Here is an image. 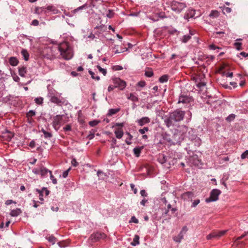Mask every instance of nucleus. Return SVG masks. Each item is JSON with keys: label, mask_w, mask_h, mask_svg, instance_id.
<instances>
[{"label": "nucleus", "mask_w": 248, "mask_h": 248, "mask_svg": "<svg viewBox=\"0 0 248 248\" xmlns=\"http://www.w3.org/2000/svg\"><path fill=\"white\" fill-rule=\"evenodd\" d=\"M114 88H116L115 87H114V86H113L112 85H109L108 87V91L110 92L111 91H112L113 90H114Z\"/></svg>", "instance_id": "338daca9"}, {"label": "nucleus", "mask_w": 248, "mask_h": 248, "mask_svg": "<svg viewBox=\"0 0 248 248\" xmlns=\"http://www.w3.org/2000/svg\"><path fill=\"white\" fill-rule=\"evenodd\" d=\"M36 192H37V194H38L39 199L40 200V202H39V203L40 204L43 203L44 199L43 198V193L45 192L46 196H47L49 193V191L46 188H43L42 189V190H39L37 189L36 190Z\"/></svg>", "instance_id": "6e6552de"}, {"label": "nucleus", "mask_w": 248, "mask_h": 248, "mask_svg": "<svg viewBox=\"0 0 248 248\" xmlns=\"http://www.w3.org/2000/svg\"><path fill=\"white\" fill-rule=\"evenodd\" d=\"M62 57L65 60H69L73 56V53L67 42L61 43L58 46Z\"/></svg>", "instance_id": "f257e3e1"}, {"label": "nucleus", "mask_w": 248, "mask_h": 248, "mask_svg": "<svg viewBox=\"0 0 248 248\" xmlns=\"http://www.w3.org/2000/svg\"><path fill=\"white\" fill-rule=\"evenodd\" d=\"M234 46L236 47V48L238 50H240L242 49L241 48V46H242V44L241 43H240V42H236L234 43Z\"/></svg>", "instance_id": "a19ab883"}, {"label": "nucleus", "mask_w": 248, "mask_h": 248, "mask_svg": "<svg viewBox=\"0 0 248 248\" xmlns=\"http://www.w3.org/2000/svg\"><path fill=\"white\" fill-rule=\"evenodd\" d=\"M21 54L23 55L24 60L26 61H28L29 59V54L27 50L26 49H22L21 51Z\"/></svg>", "instance_id": "393cba45"}, {"label": "nucleus", "mask_w": 248, "mask_h": 248, "mask_svg": "<svg viewBox=\"0 0 248 248\" xmlns=\"http://www.w3.org/2000/svg\"><path fill=\"white\" fill-rule=\"evenodd\" d=\"M89 74H90V75L91 76L92 78L95 79V80H99V79H100V78L99 76H95V73L94 72H93V71H92L91 70H89Z\"/></svg>", "instance_id": "2f4dec72"}, {"label": "nucleus", "mask_w": 248, "mask_h": 248, "mask_svg": "<svg viewBox=\"0 0 248 248\" xmlns=\"http://www.w3.org/2000/svg\"><path fill=\"white\" fill-rule=\"evenodd\" d=\"M63 129L65 131H70L71 130V126L70 125L68 124V125H66L65 127H64Z\"/></svg>", "instance_id": "5fc2aeb1"}, {"label": "nucleus", "mask_w": 248, "mask_h": 248, "mask_svg": "<svg viewBox=\"0 0 248 248\" xmlns=\"http://www.w3.org/2000/svg\"><path fill=\"white\" fill-rule=\"evenodd\" d=\"M143 149V146L136 147L133 149V152L136 157H139L141 150Z\"/></svg>", "instance_id": "6ab92c4d"}, {"label": "nucleus", "mask_w": 248, "mask_h": 248, "mask_svg": "<svg viewBox=\"0 0 248 248\" xmlns=\"http://www.w3.org/2000/svg\"><path fill=\"white\" fill-rule=\"evenodd\" d=\"M220 8L222 9V12L224 14H228L231 12L232 9L231 8L225 6L220 7Z\"/></svg>", "instance_id": "cd10ccee"}, {"label": "nucleus", "mask_w": 248, "mask_h": 248, "mask_svg": "<svg viewBox=\"0 0 248 248\" xmlns=\"http://www.w3.org/2000/svg\"><path fill=\"white\" fill-rule=\"evenodd\" d=\"M26 73V67L22 66L18 68V73L21 77H24Z\"/></svg>", "instance_id": "aec40b11"}, {"label": "nucleus", "mask_w": 248, "mask_h": 248, "mask_svg": "<svg viewBox=\"0 0 248 248\" xmlns=\"http://www.w3.org/2000/svg\"><path fill=\"white\" fill-rule=\"evenodd\" d=\"M29 146L32 148H34L35 146V141L33 140H32L31 141V142L30 143Z\"/></svg>", "instance_id": "bf43d9fd"}, {"label": "nucleus", "mask_w": 248, "mask_h": 248, "mask_svg": "<svg viewBox=\"0 0 248 248\" xmlns=\"http://www.w3.org/2000/svg\"><path fill=\"white\" fill-rule=\"evenodd\" d=\"M47 239L52 245H54L56 242V241H57L56 238L54 236H53L52 235L49 236L47 238Z\"/></svg>", "instance_id": "c85d7f7f"}, {"label": "nucleus", "mask_w": 248, "mask_h": 248, "mask_svg": "<svg viewBox=\"0 0 248 248\" xmlns=\"http://www.w3.org/2000/svg\"><path fill=\"white\" fill-rule=\"evenodd\" d=\"M235 115L232 114L226 118V120L228 121H231L233 120L235 118Z\"/></svg>", "instance_id": "37998d69"}, {"label": "nucleus", "mask_w": 248, "mask_h": 248, "mask_svg": "<svg viewBox=\"0 0 248 248\" xmlns=\"http://www.w3.org/2000/svg\"><path fill=\"white\" fill-rule=\"evenodd\" d=\"M189 33L188 35H185L181 38V40L182 43H186L188 40H189L191 38V35L194 34L191 31H189Z\"/></svg>", "instance_id": "4468645a"}, {"label": "nucleus", "mask_w": 248, "mask_h": 248, "mask_svg": "<svg viewBox=\"0 0 248 248\" xmlns=\"http://www.w3.org/2000/svg\"><path fill=\"white\" fill-rule=\"evenodd\" d=\"M166 17V16H165V13L160 12L155 14L154 16L149 17V18L153 21H157L159 20V18H164Z\"/></svg>", "instance_id": "1a4fd4ad"}, {"label": "nucleus", "mask_w": 248, "mask_h": 248, "mask_svg": "<svg viewBox=\"0 0 248 248\" xmlns=\"http://www.w3.org/2000/svg\"><path fill=\"white\" fill-rule=\"evenodd\" d=\"M149 130V128L148 127H144L142 129H139V132L141 134H144L146 132H147Z\"/></svg>", "instance_id": "58836bf2"}, {"label": "nucleus", "mask_w": 248, "mask_h": 248, "mask_svg": "<svg viewBox=\"0 0 248 248\" xmlns=\"http://www.w3.org/2000/svg\"><path fill=\"white\" fill-rule=\"evenodd\" d=\"M219 13L217 10H213L209 14V16L211 17L215 18L219 16Z\"/></svg>", "instance_id": "bb28decb"}, {"label": "nucleus", "mask_w": 248, "mask_h": 248, "mask_svg": "<svg viewBox=\"0 0 248 248\" xmlns=\"http://www.w3.org/2000/svg\"><path fill=\"white\" fill-rule=\"evenodd\" d=\"M139 239H140L139 236L138 235H135L134 236V238L133 239V242H132L131 243V245L133 246H136L139 245L140 243Z\"/></svg>", "instance_id": "b1692460"}, {"label": "nucleus", "mask_w": 248, "mask_h": 248, "mask_svg": "<svg viewBox=\"0 0 248 248\" xmlns=\"http://www.w3.org/2000/svg\"><path fill=\"white\" fill-rule=\"evenodd\" d=\"M97 68L98 70V71L102 73L104 76H105L107 74V71H106V69H104V68H102L99 65H97Z\"/></svg>", "instance_id": "72a5a7b5"}, {"label": "nucleus", "mask_w": 248, "mask_h": 248, "mask_svg": "<svg viewBox=\"0 0 248 248\" xmlns=\"http://www.w3.org/2000/svg\"><path fill=\"white\" fill-rule=\"evenodd\" d=\"M66 117L64 115H57L53 118V126L56 130H58L61 125L64 124L66 122L64 119Z\"/></svg>", "instance_id": "f03ea898"}, {"label": "nucleus", "mask_w": 248, "mask_h": 248, "mask_svg": "<svg viewBox=\"0 0 248 248\" xmlns=\"http://www.w3.org/2000/svg\"><path fill=\"white\" fill-rule=\"evenodd\" d=\"M120 110V108H111L108 110V113L107 114V116H111L117 112H118Z\"/></svg>", "instance_id": "4be33fe9"}, {"label": "nucleus", "mask_w": 248, "mask_h": 248, "mask_svg": "<svg viewBox=\"0 0 248 248\" xmlns=\"http://www.w3.org/2000/svg\"><path fill=\"white\" fill-rule=\"evenodd\" d=\"M35 115V112L33 110H30L29 113H28V115L29 116H33Z\"/></svg>", "instance_id": "4d7b16f0"}, {"label": "nucleus", "mask_w": 248, "mask_h": 248, "mask_svg": "<svg viewBox=\"0 0 248 248\" xmlns=\"http://www.w3.org/2000/svg\"><path fill=\"white\" fill-rule=\"evenodd\" d=\"M170 6L172 11L176 13H180L186 7V5L184 3L174 1L172 2Z\"/></svg>", "instance_id": "39448f33"}, {"label": "nucleus", "mask_w": 248, "mask_h": 248, "mask_svg": "<svg viewBox=\"0 0 248 248\" xmlns=\"http://www.w3.org/2000/svg\"><path fill=\"white\" fill-rule=\"evenodd\" d=\"M199 203H200V200H195L192 203V207H196Z\"/></svg>", "instance_id": "de8ad7c7"}, {"label": "nucleus", "mask_w": 248, "mask_h": 248, "mask_svg": "<svg viewBox=\"0 0 248 248\" xmlns=\"http://www.w3.org/2000/svg\"><path fill=\"white\" fill-rule=\"evenodd\" d=\"M18 60L16 57H11L9 58V63L10 65L16 66L18 64Z\"/></svg>", "instance_id": "a211bd4d"}, {"label": "nucleus", "mask_w": 248, "mask_h": 248, "mask_svg": "<svg viewBox=\"0 0 248 248\" xmlns=\"http://www.w3.org/2000/svg\"><path fill=\"white\" fill-rule=\"evenodd\" d=\"M145 75L148 77H151L153 75V73L152 71L146 72Z\"/></svg>", "instance_id": "6e6d98bb"}, {"label": "nucleus", "mask_w": 248, "mask_h": 248, "mask_svg": "<svg viewBox=\"0 0 248 248\" xmlns=\"http://www.w3.org/2000/svg\"><path fill=\"white\" fill-rule=\"evenodd\" d=\"M70 168L68 169V170H66L64 171L63 172V174H62V176L63 178H66L67 175H68V172L70 170Z\"/></svg>", "instance_id": "864d4df0"}, {"label": "nucleus", "mask_w": 248, "mask_h": 248, "mask_svg": "<svg viewBox=\"0 0 248 248\" xmlns=\"http://www.w3.org/2000/svg\"><path fill=\"white\" fill-rule=\"evenodd\" d=\"M248 234V232H245V234H244L242 235L241 236H240V237H238V238H237V240H240V239H241L243 238H244L245 236H246Z\"/></svg>", "instance_id": "69168bd1"}, {"label": "nucleus", "mask_w": 248, "mask_h": 248, "mask_svg": "<svg viewBox=\"0 0 248 248\" xmlns=\"http://www.w3.org/2000/svg\"><path fill=\"white\" fill-rule=\"evenodd\" d=\"M137 85L140 87H144L145 86V82L144 81H139L137 83Z\"/></svg>", "instance_id": "a18cd8bd"}, {"label": "nucleus", "mask_w": 248, "mask_h": 248, "mask_svg": "<svg viewBox=\"0 0 248 248\" xmlns=\"http://www.w3.org/2000/svg\"><path fill=\"white\" fill-rule=\"evenodd\" d=\"M150 122V120L148 117H144L137 120V123L140 126H142L145 124H148Z\"/></svg>", "instance_id": "9b49d317"}, {"label": "nucleus", "mask_w": 248, "mask_h": 248, "mask_svg": "<svg viewBox=\"0 0 248 248\" xmlns=\"http://www.w3.org/2000/svg\"><path fill=\"white\" fill-rule=\"evenodd\" d=\"M168 77L167 75H163L162 76H161L160 78H159V81L161 82V83H164V82H166L168 81Z\"/></svg>", "instance_id": "473e14b6"}, {"label": "nucleus", "mask_w": 248, "mask_h": 248, "mask_svg": "<svg viewBox=\"0 0 248 248\" xmlns=\"http://www.w3.org/2000/svg\"><path fill=\"white\" fill-rule=\"evenodd\" d=\"M12 76L13 80L16 82H18L20 86H22L23 85L19 83L20 78L16 74H12Z\"/></svg>", "instance_id": "7c9ffc66"}, {"label": "nucleus", "mask_w": 248, "mask_h": 248, "mask_svg": "<svg viewBox=\"0 0 248 248\" xmlns=\"http://www.w3.org/2000/svg\"><path fill=\"white\" fill-rule=\"evenodd\" d=\"M71 164L74 167H76L78 165V163L77 162V161H76V160L75 159H73L72 160Z\"/></svg>", "instance_id": "603ef678"}, {"label": "nucleus", "mask_w": 248, "mask_h": 248, "mask_svg": "<svg viewBox=\"0 0 248 248\" xmlns=\"http://www.w3.org/2000/svg\"><path fill=\"white\" fill-rule=\"evenodd\" d=\"M130 222H132L135 223H138L139 221L138 219H137L134 216H133L131 218Z\"/></svg>", "instance_id": "09e8293b"}, {"label": "nucleus", "mask_w": 248, "mask_h": 248, "mask_svg": "<svg viewBox=\"0 0 248 248\" xmlns=\"http://www.w3.org/2000/svg\"><path fill=\"white\" fill-rule=\"evenodd\" d=\"M141 195L143 197L147 196V193L145 190H141L140 192Z\"/></svg>", "instance_id": "052dcab7"}, {"label": "nucleus", "mask_w": 248, "mask_h": 248, "mask_svg": "<svg viewBox=\"0 0 248 248\" xmlns=\"http://www.w3.org/2000/svg\"><path fill=\"white\" fill-rule=\"evenodd\" d=\"M124 123H116L115 124L112 126V127H114L115 126H121L123 127L124 126Z\"/></svg>", "instance_id": "774afa93"}, {"label": "nucleus", "mask_w": 248, "mask_h": 248, "mask_svg": "<svg viewBox=\"0 0 248 248\" xmlns=\"http://www.w3.org/2000/svg\"><path fill=\"white\" fill-rule=\"evenodd\" d=\"M45 138H50L52 137V135L50 133H49V132H47L45 130H43L42 131Z\"/></svg>", "instance_id": "79ce46f5"}, {"label": "nucleus", "mask_w": 248, "mask_h": 248, "mask_svg": "<svg viewBox=\"0 0 248 248\" xmlns=\"http://www.w3.org/2000/svg\"><path fill=\"white\" fill-rule=\"evenodd\" d=\"M32 172L35 174H40V169H34L32 170Z\"/></svg>", "instance_id": "e2e57ef3"}, {"label": "nucleus", "mask_w": 248, "mask_h": 248, "mask_svg": "<svg viewBox=\"0 0 248 248\" xmlns=\"http://www.w3.org/2000/svg\"><path fill=\"white\" fill-rule=\"evenodd\" d=\"M158 161L162 164H165L167 161V157L163 154H161L159 155Z\"/></svg>", "instance_id": "5701e85b"}, {"label": "nucleus", "mask_w": 248, "mask_h": 248, "mask_svg": "<svg viewBox=\"0 0 248 248\" xmlns=\"http://www.w3.org/2000/svg\"><path fill=\"white\" fill-rule=\"evenodd\" d=\"M31 25L34 26H37L39 25V21L37 19H34L32 21Z\"/></svg>", "instance_id": "49530a36"}, {"label": "nucleus", "mask_w": 248, "mask_h": 248, "mask_svg": "<svg viewBox=\"0 0 248 248\" xmlns=\"http://www.w3.org/2000/svg\"><path fill=\"white\" fill-rule=\"evenodd\" d=\"M127 99L134 102H136L139 101L138 95L135 93H130L127 96Z\"/></svg>", "instance_id": "dca6fc26"}, {"label": "nucleus", "mask_w": 248, "mask_h": 248, "mask_svg": "<svg viewBox=\"0 0 248 248\" xmlns=\"http://www.w3.org/2000/svg\"><path fill=\"white\" fill-rule=\"evenodd\" d=\"M226 232L227 230L213 232L207 236V239L210 240L213 238H219L223 236Z\"/></svg>", "instance_id": "0eeeda50"}, {"label": "nucleus", "mask_w": 248, "mask_h": 248, "mask_svg": "<svg viewBox=\"0 0 248 248\" xmlns=\"http://www.w3.org/2000/svg\"><path fill=\"white\" fill-rule=\"evenodd\" d=\"M193 196V194L191 192H187L183 193L181 195L182 198H183L185 200H187L189 199H192Z\"/></svg>", "instance_id": "2eb2a0df"}, {"label": "nucleus", "mask_w": 248, "mask_h": 248, "mask_svg": "<svg viewBox=\"0 0 248 248\" xmlns=\"http://www.w3.org/2000/svg\"><path fill=\"white\" fill-rule=\"evenodd\" d=\"M34 101L36 104L40 105L43 103V99L42 97L36 98Z\"/></svg>", "instance_id": "ea45409f"}, {"label": "nucleus", "mask_w": 248, "mask_h": 248, "mask_svg": "<svg viewBox=\"0 0 248 248\" xmlns=\"http://www.w3.org/2000/svg\"><path fill=\"white\" fill-rule=\"evenodd\" d=\"M221 194V191L218 189H213L211 193L210 197L205 199L207 203L216 202L218 199V196Z\"/></svg>", "instance_id": "20e7f679"}, {"label": "nucleus", "mask_w": 248, "mask_h": 248, "mask_svg": "<svg viewBox=\"0 0 248 248\" xmlns=\"http://www.w3.org/2000/svg\"><path fill=\"white\" fill-rule=\"evenodd\" d=\"M49 171L47 169L45 168H41L40 169V174L42 176H45L46 175L48 172H49Z\"/></svg>", "instance_id": "a878e982"}, {"label": "nucleus", "mask_w": 248, "mask_h": 248, "mask_svg": "<svg viewBox=\"0 0 248 248\" xmlns=\"http://www.w3.org/2000/svg\"><path fill=\"white\" fill-rule=\"evenodd\" d=\"M112 82L114 84V87L118 88L120 90H124L126 86V82L120 78H113Z\"/></svg>", "instance_id": "423d86ee"}, {"label": "nucleus", "mask_w": 248, "mask_h": 248, "mask_svg": "<svg viewBox=\"0 0 248 248\" xmlns=\"http://www.w3.org/2000/svg\"><path fill=\"white\" fill-rule=\"evenodd\" d=\"M86 5H87V4H84V5L81 6H80V7L75 9V10H74L73 11V13H76V12L79 11V10L84 9L86 6Z\"/></svg>", "instance_id": "4c0bfd02"}, {"label": "nucleus", "mask_w": 248, "mask_h": 248, "mask_svg": "<svg viewBox=\"0 0 248 248\" xmlns=\"http://www.w3.org/2000/svg\"><path fill=\"white\" fill-rule=\"evenodd\" d=\"M184 229H185V228H184L183 229L182 231H181L177 236H174L173 237V239L175 242H177V243L181 242V240L184 238L183 231H184Z\"/></svg>", "instance_id": "ddd939ff"}, {"label": "nucleus", "mask_w": 248, "mask_h": 248, "mask_svg": "<svg viewBox=\"0 0 248 248\" xmlns=\"http://www.w3.org/2000/svg\"><path fill=\"white\" fill-rule=\"evenodd\" d=\"M192 101V98L187 96H184L182 95L180 96L179 100L178 101V103H183V104H186L189 103Z\"/></svg>", "instance_id": "9d476101"}, {"label": "nucleus", "mask_w": 248, "mask_h": 248, "mask_svg": "<svg viewBox=\"0 0 248 248\" xmlns=\"http://www.w3.org/2000/svg\"><path fill=\"white\" fill-rule=\"evenodd\" d=\"M49 173L50 174V179L52 180V183L54 184H56L57 183L56 179L54 177V176L52 174L51 171H49Z\"/></svg>", "instance_id": "c9c22d12"}, {"label": "nucleus", "mask_w": 248, "mask_h": 248, "mask_svg": "<svg viewBox=\"0 0 248 248\" xmlns=\"http://www.w3.org/2000/svg\"><path fill=\"white\" fill-rule=\"evenodd\" d=\"M95 235H97V237L98 238L105 237V235L104 234H103V235H102V234L101 233H96Z\"/></svg>", "instance_id": "0e129e2a"}, {"label": "nucleus", "mask_w": 248, "mask_h": 248, "mask_svg": "<svg viewBox=\"0 0 248 248\" xmlns=\"http://www.w3.org/2000/svg\"><path fill=\"white\" fill-rule=\"evenodd\" d=\"M98 123L97 121H93L89 122V124L92 126H93L96 125Z\"/></svg>", "instance_id": "8fccbe9b"}, {"label": "nucleus", "mask_w": 248, "mask_h": 248, "mask_svg": "<svg viewBox=\"0 0 248 248\" xmlns=\"http://www.w3.org/2000/svg\"><path fill=\"white\" fill-rule=\"evenodd\" d=\"M241 158L242 159L248 158V150H246L241 155Z\"/></svg>", "instance_id": "e433bc0d"}, {"label": "nucleus", "mask_w": 248, "mask_h": 248, "mask_svg": "<svg viewBox=\"0 0 248 248\" xmlns=\"http://www.w3.org/2000/svg\"><path fill=\"white\" fill-rule=\"evenodd\" d=\"M185 114L184 111L177 109L170 114V118L174 122H179L183 120Z\"/></svg>", "instance_id": "7ed1b4c3"}, {"label": "nucleus", "mask_w": 248, "mask_h": 248, "mask_svg": "<svg viewBox=\"0 0 248 248\" xmlns=\"http://www.w3.org/2000/svg\"><path fill=\"white\" fill-rule=\"evenodd\" d=\"M21 213V210L19 208H16L11 211L10 215L12 217H17Z\"/></svg>", "instance_id": "412c9836"}, {"label": "nucleus", "mask_w": 248, "mask_h": 248, "mask_svg": "<svg viewBox=\"0 0 248 248\" xmlns=\"http://www.w3.org/2000/svg\"><path fill=\"white\" fill-rule=\"evenodd\" d=\"M189 14L190 15V17H194L195 18V16H194V13L195 12V11L194 10H189L188 11Z\"/></svg>", "instance_id": "3c124183"}, {"label": "nucleus", "mask_w": 248, "mask_h": 248, "mask_svg": "<svg viewBox=\"0 0 248 248\" xmlns=\"http://www.w3.org/2000/svg\"><path fill=\"white\" fill-rule=\"evenodd\" d=\"M224 74H225V76L226 77L232 78V76H233V73L232 72L227 73H225Z\"/></svg>", "instance_id": "680f3d73"}, {"label": "nucleus", "mask_w": 248, "mask_h": 248, "mask_svg": "<svg viewBox=\"0 0 248 248\" xmlns=\"http://www.w3.org/2000/svg\"><path fill=\"white\" fill-rule=\"evenodd\" d=\"M43 8L42 7H36L35 9V13L37 14H40V13L43 11Z\"/></svg>", "instance_id": "c03bdc74"}, {"label": "nucleus", "mask_w": 248, "mask_h": 248, "mask_svg": "<svg viewBox=\"0 0 248 248\" xmlns=\"http://www.w3.org/2000/svg\"><path fill=\"white\" fill-rule=\"evenodd\" d=\"M114 133L117 139H121L124 135V132L122 128H118L115 130Z\"/></svg>", "instance_id": "f3484780"}, {"label": "nucleus", "mask_w": 248, "mask_h": 248, "mask_svg": "<svg viewBox=\"0 0 248 248\" xmlns=\"http://www.w3.org/2000/svg\"><path fill=\"white\" fill-rule=\"evenodd\" d=\"M172 120H171L170 118L168 120H167L166 121V123L167 124V125L168 126H170L171 124V122L172 121Z\"/></svg>", "instance_id": "13d9d810"}, {"label": "nucleus", "mask_w": 248, "mask_h": 248, "mask_svg": "<svg viewBox=\"0 0 248 248\" xmlns=\"http://www.w3.org/2000/svg\"><path fill=\"white\" fill-rule=\"evenodd\" d=\"M127 134L128 137L126 139L125 142L127 143V144L130 145L131 144V140H132L133 137L129 133H127Z\"/></svg>", "instance_id": "f704fd0d"}, {"label": "nucleus", "mask_w": 248, "mask_h": 248, "mask_svg": "<svg viewBox=\"0 0 248 248\" xmlns=\"http://www.w3.org/2000/svg\"><path fill=\"white\" fill-rule=\"evenodd\" d=\"M50 101L54 103L59 104L61 102V101L59 98L56 96H52Z\"/></svg>", "instance_id": "c756f323"}, {"label": "nucleus", "mask_w": 248, "mask_h": 248, "mask_svg": "<svg viewBox=\"0 0 248 248\" xmlns=\"http://www.w3.org/2000/svg\"><path fill=\"white\" fill-rule=\"evenodd\" d=\"M46 9L51 14H57L59 13V11L54 6L49 5L46 7Z\"/></svg>", "instance_id": "f8f14e48"}]
</instances>
